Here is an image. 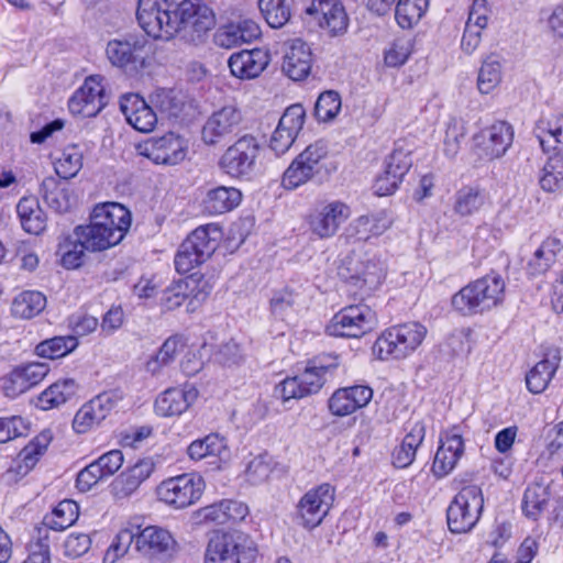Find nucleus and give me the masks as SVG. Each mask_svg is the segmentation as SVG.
<instances>
[{
	"instance_id": "47",
	"label": "nucleus",
	"mask_w": 563,
	"mask_h": 563,
	"mask_svg": "<svg viewBox=\"0 0 563 563\" xmlns=\"http://www.w3.org/2000/svg\"><path fill=\"white\" fill-rule=\"evenodd\" d=\"M550 496L551 493L548 485L541 483L529 485L525 490L522 499L525 515L532 520H537L544 510Z\"/></svg>"
},
{
	"instance_id": "64",
	"label": "nucleus",
	"mask_w": 563,
	"mask_h": 563,
	"mask_svg": "<svg viewBox=\"0 0 563 563\" xmlns=\"http://www.w3.org/2000/svg\"><path fill=\"white\" fill-rule=\"evenodd\" d=\"M91 541L86 533H71L64 543L65 554L69 558H78L90 548Z\"/></svg>"
},
{
	"instance_id": "19",
	"label": "nucleus",
	"mask_w": 563,
	"mask_h": 563,
	"mask_svg": "<svg viewBox=\"0 0 563 563\" xmlns=\"http://www.w3.org/2000/svg\"><path fill=\"white\" fill-rule=\"evenodd\" d=\"M325 380L322 373L310 363L299 375L287 377L279 383L275 387L274 395L283 401L300 399L317 394L322 388Z\"/></svg>"
},
{
	"instance_id": "39",
	"label": "nucleus",
	"mask_w": 563,
	"mask_h": 563,
	"mask_svg": "<svg viewBox=\"0 0 563 563\" xmlns=\"http://www.w3.org/2000/svg\"><path fill=\"white\" fill-rule=\"evenodd\" d=\"M563 250V241L556 236L547 238L536 250L527 264L528 274L540 276L545 274L556 262L558 254Z\"/></svg>"
},
{
	"instance_id": "15",
	"label": "nucleus",
	"mask_w": 563,
	"mask_h": 563,
	"mask_svg": "<svg viewBox=\"0 0 563 563\" xmlns=\"http://www.w3.org/2000/svg\"><path fill=\"white\" fill-rule=\"evenodd\" d=\"M327 155L325 146L316 142L306 147L289 165L283 176V186L296 189L309 181L321 169V161Z\"/></svg>"
},
{
	"instance_id": "5",
	"label": "nucleus",
	"mask_w": 563,
	"mask_h": 563,
	"mask_svg": "<svg viewBox=\"0 0 563 563\" xmlns=\"http://www.w3.org/2000/svg\"><path fill=\"white\" fill-rule=\"evenodd\" d=\"M176 8L174 0H139L137 23L148 36L170 40L177 34Z\"/></svg>"
},
{
	"instance_id": "55",
	"label": "nucleus",
	"mask_w": 563,
	"mask_h": 563,
	"mask_svg": "<svg viewBox=\"0 0 563 563\" xmlns=\"http://www.w3.org/2000/svg\"><path fill=\"white\" fill-rule=\"evenodd\" d=\"M150 100L167 118H177L183 109V101L173 89L157 88L151 93Z\"/></svg>"
},
{
	"instance_id": "38",
	"label": "nucleus",
	"mask_w": 563,
	"mask_h": 563,
	"mask_svg": "<svg viewBox=\"0 0 563 563\" xmlns=\"http://www.w3.org/2000/svg\"><path fill=\"white\" fill-rule=\"evenodd\" d=\"M187 455L196 462L208 457L227 460L230 451L224 437L219 433H209L201 439L192 441L187 448Z\"/></svg>"
},
{
	"instance_id": "53",
	"label": "nucleus",
	"mask_w": 563,
	"mask_h": 563,
	"mask_svg": "<svg viewBox=\"0 0 563 563\" xmlns=\"http://www.w3.org/2000/svg\"><path fill=\"white\" fill-rule=\"evenodd\" d=\"M258 8L267 24L273 29L284 26L291 16L288 0H258Z\"/></svg>"
},
{
	"instance_id": "10",
	"label": "nucleus",
	"mask_w": 563,
	"mask_h": 563,
	"mask_svg": "<svg viewBox=\"0 0 563 563\" xmlns=\"http://www.w3.org/2000/svg\"><path fill=\"white\" fill-rule=\"evenodd\" d=\"M260 154V144L252 135H244L222 154L219 166L233 178H250L254 173Z\"/></svg>"
},
{
	"instance_id": "9",
	"label": "nucleus",
	"mask_w": 563,
	"mask_h": 563,
	"mask_svg": "<svg viewBox=\"0 0 563 563\" xmlns=\"http://www.w3.org/2000/svg\"><path fill=\"white\" fill-rule=\"evenodd\" d=\"M205 481L196 474H181L163 481L157 487L158 499L175 509H184L198 501Z\"/></svg>"
},
{
	"instance_id": "37",
	"label": "nucleus",
	"mask_w": 563,
	"mask_h": 563,
	"mask_svg": "<svg viewBox=\"0 0 563 563\" xmlns=\"http://www.w3.org/2000/svg\"><path fill=\"white\" fill-rule=\"evenodd\" d=\"M198 280L194 277L186 279H179L174 282L163 291L161 303L166 310H174L183 305V302L190 296L189 305H192L194 300H203L208 291L198 290L196 291Z\"/></svg>"
},
{
	"instance_id": "31",
	"label": "nucleus",
	"mask_w": 563,
	"mask_h": 563,
	"mask_svg": "<svg viewBox=\"0 0 563 563\" xmlns=\"http://www.w3.org/2000/svg\"><path fill=\"white\" fill-rule=\"evenodd\" d=\"M155 470L152 459H142L133 466L122 472L111 484V492L117 499H124L133 495Z\"/></svg>"
},
{
	"instance_id": "57",
	"label": "nucleus",
	"mask_w": 563,
	"mask_h": 563,
	"mask_svg": "<svg viewBox=\"0 0 563 563\" xmlns=\"http://www.w3.org/2000/svg\"><path fill=\"white\" fill-rule=\"evenodd\" d=\"M341 97L334 90L320 93L314 106V115L321 122L333 120L341 110Z\"/></svg>"
},
{
	"instance_id": "23",
	"label": "nucleus",
	"mask_w": 563,
	"mask_h": 563,
	"mask_svg": "<svg viewBox=\"0 0 563 563\" xmlns=\"http://www.w3.org/2000/svg\"><path fill=\"white\" fill-rule=\"evenodd\" d=\"M411 165L410 151L397 145L386 159L384 173L375 179V194L388 196L395 192Z\"/></svg>"
},
{
	"instance_id": "22",
	"label": "nucleus",
	"mask_w": 563,
	"mask_h": 563,
	"mask_svg": "<svg viewBox=\"0 0 563 563\" xmlns=\"http://www.w3.org/2000/svg\"><path fill=\"white\" fill-rule=\"evenodd\" d=\"M464 453L462 428L453 426L440 437L432 470L435 476L443 477L454 470Z\"/></svg>"
},
{
	"instance_id": "21",
	"label": "nucleus",
	"mask_w": 563,
	"mask_h": 563,
	"mask_svg": "<svg viewBox=\"0 0 563 563\" xmlns=\"http://www.w3.org/2000/svg\"><path fill=\"white\" fill-rule=\"evenodd\" d=\"M175 14L177 33L188 29L201 36L216 24L214 13L203 0H183L177 3Z\"/></svg>"
},
{
	"instance_id": "6",
	"label": "nucleus",
	"mask_w": 563,
	"mask_h": 563,
	"mask_svg": "<svg viewBox=\"0 0 563 563\" xmlns=\"http://www.w3.org/2000/svg\"><path fill=\"white\" fill-rule=\"evenodd\" d=\"M148 55L150 42L142 34H125L110 40L106 46L109 63L129 74L144 69Z\"/></svg>"
},
{
	"instance_id": "2",
	"label": "nucleus",
	"mask_w": 563,
	"mask_h": 563,
	"mask_svg": "<svg viewBox=\"0 0 563 563\" xmlns=\"http://www.w3.org/2000/svg\"><path fill=\"white\" fill-rule=\"evenodd\" d=\"M505 280L497 273L487 274L468 283L452 297V307L464 316L488 311L505 297Z\"/></svg>"
},
{
	"instance_id": "61",
	"label": "nucleus",
	"mask_w": 563,
	"mask_h": 563,
	"mask_svg": "<svg viewBox=\"0 0 563 563\" xmlns=\"http://www.w3.org/2000/svg\"><path fill=\"white\" fill-rule=\"evenodd\" d=\"M60 251L63 252V266L67 269H75L82 265L87 249L77 236H74V240L68 239L60 245Z\"/></svg>"
},
{
	"instance_id": "24",
	"label": "nucleus",
	"mask_w": 563,
	"mask_h": 563,
	"mask_svg": "<svg viewBox=\"0 0 563 563\" xmlns=\"http://www.w3.org/2000/svg\"><path fill=\"white\" fill-rule=\"evenodd\" d=\"M306 112L301 104L286 109L269 140V147L277 156L285 154L294 144L303 126Z\"/></svg>"
},
{
	"instance_id": "42",
	"label": "nucleus",
	"mask_w": 563,
	"mask_h": 563,
	"mask_svg": "<svg viewBox=\"0 0 563 563\" xmlns=\"http://www.w3.org/2000/svg\"><path fill=\"white\" fill-rule=\"evenodd\" d=\"M242 194L234 187L220 186L208 191L203 199L205 211L209 214H223L238 207Z\"/></svg>"
},
{
	"instance_id": "11",
	"label": "nucleus",
	"mask_w": 563,
	"mask_h": 563,
	"mask_svg": "<svg viewBox=\"0 0 563 563\" xmlns=\"http://www.w3.org/2000/svg\"><path fill=\"white\" fill-rule=\"evenodd\" d=\"M335 497V489L328 483L309 489L297 504V520L311 530L320 526L328 516Z\"/></svg>"
},
{
	"instance_id": "45",
	"label": "nucleus",
	"mask_w": 563,
	"mask_h": 563,
	"mask_svg": "<svg viewBox=\"0 0 563 563\" xmlns=\"http://www.w3.org/2000/svg\"><path fill=\"white\" fill-rule=\"evenodd\" d=\"M428 7L429 0H398L395 20L402 30H411L422 19Z\"/></svg>"
},
{
	"instance_id": "1",
	"label": "nucleus",
	"mask_w": 563,
	"mask_h": 563,
	"mask_svg": "<svg viewBox=\"0 0 563 563\" xmlns=\"http://www.w3.org/2000/svg\"><path fill=\"white\" fill-rule=\"evenodd\" d=\"M131 227L130 211L118 202L96 206L90 223L78 225L74 236L84 243L87 251L101 252L119 244Z\"/></svg>"
},
{
	"instance_id": "33",
	"label": "nucleus",
	"mask_w": 563,
	"mask_h": 563,
	"mask_svg": "<svg viewBox=\"0 0 563 563\" xmlns=\"http://www.w3.org/2000/svg\"><path fill=\"white\" fill-rule=\"evenodd\" d=\"M194 386L173 387L163 391L155 400V412L161 417L180 416L197 399Z\"/></svg>"
},
{
	"instance_id": "16",
	"label": "nucleus",
	"mask_w": 563,
	"mask_h": 563,
	"mask_svg": "<svg viewBox=\"0 0 563 563\" xmlns=\"http://www.w3.org/2000/svg\"><path fill=\"white\" fill-rule=\"evenodd\" d=\"M136 552L147 559L168 561L178 552V544L170 532L157 526L136 527Z\"/></svg>"
},
{
	"instance_id": "56",
	"label": "nucleus",
	"mask_w": 563,
	"mask_h": 563,
	"mask_svg": "<svg viewBox=\"0 0 563 563\" xmlns=\"http://www.w3.org/2000/svg\"><path fill=\"white\" fill-rule=\"evenodd\" d=\"M299 296L288 288L274 291L269 299V310L275 319L285 320L295 311Z\"/></svg>"
},
{
	"instance_id": "62",
	"label": "nucleus",
	"mask_w": 563,
	"mask_h": 563,
	"mask_svg": "<svg viewBox=\"0 0 563 563\" xmlns=\"http://www.w3.org/2000/svg\"><path fill=\"white\" fill-rule=\"evenodd\" d=\"M466 134L465 123L461 119L452 118L445 130L444 152L448 156H455L459 152L461 140Z\"/></svg>"
},
{
	"instance_id": "52",
	"label": "nucleus",
	"mask_w": 563,
	"mask_h": 563,
	"mask_svg": "<svg viewBox=\"0 0 563 563\" xmlns=\"http://www.w3.org/2000/svg\"><path fill=\"white\" fill-rule=\"evenodd\" d=\"M77 346L78 340L75 335L54 336L38 343L35 352L41 357L54 360L69 354Z\"/></svg>"
},
{
	"instance_id": "13",
	"label": "nucleus",
	"mask_w": 563,
	"mask_h": 563,
	"mask_svg": "<svg viewBox=\"0 0 563 563\" xmlns=\"http://www.w3.org/2000/svg\"><path fill=\"white\" fill-rule=\"evenodd\" d=\"M123 397V393L119 389H112L97 395L85 404L75 415L73 421L74 430L77 433H85L93 426H98L118 408Z\"/></svg>"
},
{
	"instance_id": "18",
	"label": "nucleus",
	"mask_w": 563,
	"mask_h": 563,
	"mask_svg": "<svg viewBox=\"0 0 563 563\" xmlns=\"http://www.w3.org/2000/svg\"><path fill=\"white\" fill-rule=\"evenodd\" d=\"M140 154L156 164L175 165L186 156L185 141L173 132L152 137L139 146Z\"/></svg>"
},
{
	"instance_id": "4",
	"label": "nucleus",
	"mask_w": 563,
	"mask_h": 563,
	"mask_svg": "<svg viewBox=\"0 0 563 563\" xmlns=\"http://www.w3.org/2000/svg\"><path fill=\"white\" fill-rule=\"evenodd\" d=\"M427 335L419 322H408L385 330L374 343V353L380 360H401L415 352Z\"/></svg>"
},
{
	"instance_id": "8",
	"label": "nucleus",
	"mask_w": 563,
	"mask_h": 563,
	"mask_svg": "<svg viewBox=\"0 0 563 563\" xmlns=\"http://www.w3.org/2000/svg\"><path fill=\"white\" fill-rule=\"evenodd\" d=\"M377 324L375 312L367 305L358 303L342 308L327 325V333L332 336L361 338Z\"/></svg>"
},
{
	"instance_id": "51",
	"label": "nucleus",
	"mask_w": 563,
	"mask_h": 563,
	"mask_svg": "<svg viewBox=\"0 0 563 563\" xmlns=\"http://www.w3.org/2000/svg\"><path fill=\"white\" fill-rule=\"evenodd\" d=\"M486 202L483 190L474 187H463L455 194L454 212L460 217H470L477 212Z\"/></svg>"
},
{
	"instance_id": "29",
	"label": "nucleus",
	"mask_w": 563,
	"mask_h": 563,
	"mask_svg": "<svg viewBox=\"0 0 563 563\" xmlns=\"http://www.w3.org/2000/svg\"><path fill=\"white\" fill-rule=\"evenodd\" d=\"M485 155L489 158H499L508 151L514 141L512 126L505 121H497L482 130L475 136Z\"/></svg>"
},
{
	"instance_id": "36",
	"label": "nucleus",
	"mask_w": 563,
	"mask_h": 563,
	"mask_svg": "<svg viewBox=\"0 0 563 563\" xmlns=\"http://www.w3.org/2000/svg\"><path fill=\"white\" fill-rule=\"evenodd\" d=\"M561 362L559 349H549L543 358L538 362L526 375L527 388L532 394H541L553 378Z\"/></svg>"
},
{
	"instance_id": "25",
	"label": "nucleus",
	"mask_w": 563,
	"mask_h": 563,
	"mask_svg": "<svg viewBox=\"0 0 563 563\" xmlns=\"http://www.w3.org/2000/svg\"><path fill=\"white\" fill-rule=\"evenodd\" d=\"M53 439L49 430H44L32 439L18 454L5 476L10 481H18L25 476L45 454Z\"/></svg>"
},
{
	"instance_id": "40",
	"label": "nucleus",
	"mask_w": 563,
	"mask_h": 563,
	"mask_svg": "<svg viewBox=\"0 0 563 563\" xmlns=\"http://www.w3.org/2000/svg\"><path fill=\"white\" fill-rule=\"evenodd\" d=\"M16 213L25 232L38 235L45 230L47 218L36 197L21 198L16 205Z\"/></svg>"
},
{
	"instance_id": "27",
	"label": "nucleus",
	"mask_w": 563,
	"mask_h": 563,
	"mask_svg": "<svg viewBox=\"0 0 563 563\" xmlns=\"http://www.w3.org/2000/svg\"><path fill=\"white\" fill-rule=\"evenodd\" d=\"M47 363L33 362L16 366L3 378L5 396L14 398L38 384L48 374Z\"/></svg>"
},
{
	"instance_id": "50",
	"label": "nucleus",
	"mask_w": 563,
	"mask_h": 563,
	"mask_svg": "<svg viewBox=\"0 0 563 563\" xmlns=\"http://www.w3.org/2000/svg\"><path fill=\"white\" fill-rule=\"evenodd\" d=\"M503 66L500 57L496 54L486 56L477 76V87L482 93L492 92L501 81Z\"/></svg>"
},
{
	"instance_id": "3",
	"label": "nucleus",
	"mask_w": 563,
	"mask_h": 563,
	"mask_svg": "<svg viewBox=\"0 0 563 563\" xmlns=\"http://www.w3.org/2000/svg\"><path fill=\"white\" fill-rule=\"evenodd\" d=\"M222 238L221 229L213 223L198 227L180 244L175 255V268L187 274L205 263L218 249Z\"/></svg>"
},
{
	"instance_id": "14",
	"label": "nucleus",
	"mask_w": 563,
	"mask_h": 563,
	"mask_svg": "<svg viewBox=\"0 0 563 563\" xmlns=\"http://www.w3.org/2000/svg\"><path fill=\"white\" fill-rule=\"evenodd\" d=\"M376 263L379 261L362 258L356 254L349 255L342 260L339 275L345 282L367 292L377 288L385 278L383 268Z\"/></svg>"
},
{
	"instance_id": "59",
	"label": "nucleus",
	"mask_w": 563,
	"mask_h": 563,
	"mask_svg": "<svg viewBox=\"0 0 563 563\" xmlns=\"http://www.w3.org/2000/svg\"><path fill=\"white\" fill-rule=\"evenodd\" d=\"M412 53V40L406 36L397 37L385 52L384 60L388 67L404 65Z\"/></svg>"
},
{
	"instance_id": "43",
	"label": "nucleus",
	"mask_w": 563,
	"mask_h": 563,
	"mask_svg": "<svg viewBox=\"0 0 563 563\" xmlns=\"http://www.w3.org/2000/svg\"><path fill=\"white\" fill-rule=\"evenodd\" d=\"M79 508L78 505L70 499L60 501L51 514L46 515L43 519V527L40 529L63 531L75 523L78 519ZM49 537V532H47Z\"/></svg>"
},
{
	"instance_id": "7",
	"label": "nucleus",
	"mask_w": 563,
	"mask_h": 563,
	"mask_svg": "<svg viewBox=\"0 0 563 563\" xmlns=\"http://www.w3.org/2000/svg\"><path fill=\"white\" fill-rule=\"evenodd\" d=\"M484 508V497L479 486L463 487L450 503L446 510L448 527L453 533L470 532L478 522Z\"/></svg>"
},
{
	"instance_id": "12",
	"label": "nucleus",
	"mask_w": 563,
	"mask_h": 563,
	"mask_svg": "<svg viewBox=\"0 0 563 563\" xmlns=\"http://www.w3.org/2000/svg\"><path fill=\"white\" fill-rule=\"evenodd\" d=\"M351 208L343 201L333 200L316 206L307 217L312 235L325 240L333 238L351 217Z\"/></svg>"
},
{
	"instance_id": "35",
	"label": "nucleus",
	"mask_w": 563,
	"mask_h": 563,
	"mask_svg": "<svg viewBox=\"0 0 563 563\" xmlns=\"http://www.w3.org/2000/svg\"><path fill=\"white\" fill-rule=\"evenodd\" d=\"M214 545H223L224 550L220 551L221 559L233 556L238 563H240L241 559L249 561L254 559L255 548L253 542L243 532L217 533L210 539L207 549H212Z\"/></svg>"
},
{
	"instance_id": "60",
	"label": "nucleus",
	"mask_w": 563,
	"mask_h": 563,
	"mask_svg": "<svg viewBox=\"0 0 563 563\" xmlns=\"http://www.w3.org/2000/svg\"><path fill=\"white\" fill-rule=\"evenodd\" d=\"M23 563H51V551L46 529H37L29 544V555Z\"/></svg>"
},
{
	"instance_id": "44",
	"label": "nucleus",
	"mask_w": 563,
	"mask_h": 563,
	"mask_svg": "<svg viewBox=\"0 0 563 563\" xmlns=\"http://www.w3.org/2000/svg\"><path fill=\"white\" fill-rule=\"evenodd\" d=\"M539 184L547 192H555L563 187V153L561 148L553 147V154L549 155L541 169Z\"/></svg>"
},
{
	"instance_id": "20",
	"label": "nucleus",
	"mask_w": 563,
	"mask_h": 563,
	"mask_svg": "<svg viewBox=\"0 0 563 563\" xmlns=\"http://www.w3.org/2000/svg\"><path fill=\"white\" fill-rule=\"evenodd\" d=\"M242 121L241 111L232 104L213 111L206 120L201 136L208 145H216L233 134Z\"/></svg>"
},
{
	"instance_id": "49",
	"label": "nucleus",
	"mask_w": 563,
	"mask_h": 563,
	"mask_svg": "<svg viewBox=\"0 0 563 563\" xmlns=\"http://www.w3.org/2000/svg\"><path fill=\"white\" fill-rule=\"evenodd\" d=\"M46 306V297L36 290H25L12 301L11 310L15 317L31 319L38 314Z\"/></svg>"
},
{
	"instance_id": "34",
	"label": "nucleus",
	"mask_w": 563,
	"mask_h": 563,
	"mask_svg": "<svg viewBox=\"0 0 563 563\" xmlns=\"http://www.w3.org/2000/svg\"><path fill=\"white\" fill-rule=\"evenodd\" d=\"M268 64L269 54L261 48L234 53L228 60L231 74L240 79L257 77Z\"/></svg>"
},
{
	"instance_id": "46",
	"label": "nucleus",
	"mask_w": 563,
	"mask_h": 563,
	"mask_svg": "<svg viewBox=\"0 0 563 563\" xmlns=\"http://www.w3.org/2000/svg\"><path fill=\"white\" fill-rule=\"evenodd\" d=\"M389 227L390 220L386 213L378 212L356 218L351 224V230L357 239L366 241L371 236L383 234Z\"/></svg>"
},
{
	"instance_id": "48",
	"label": "nucleus",
	"mask_w": 563,
	"mask_h": 563,
	"mask_svg": "<svg viewBox=\"0 0 563 563\" xmlns=\"http://www.w3.org/2000/svg\"><path fill=\"white\" fill-rule=\"evenodd\" d=\"M41 195L47 206L57 212H67L74 202L69 191L60 188L58 180L54 177L45 178L41 184Z\"/></svg>"
},
{
	"instance_id": "28",
	"label": "nucleus",
	"mask_w": 563,
	"mask_h": 563,
	"mask_svg": "<svg viewBox=\"0 0 563 563\" xmlns=\"http://www.w3.org/2000/svg\"><path fill=\"white\" fill-rule=\"evenodd\" d=\"M306 12L317 16L320 26L332 35L342 34L347 29L349 19L340 0H312Z\"/></svg>"
},
{
	"instance_id": "54",
	"label": "nucleus",
	"mask_w": 563,
	"mask_h": 563,
	"mask_svg": "<svg viewBox=\"0 0 563 563\" xmlns=\"http://www.w3.org/2000/svg\"><path fill=\"white\" fill-rule=\"evenodd\" d=\"M82 167V153L77 145L67 146L55 161L56 174L63 179L75 177Z\"/></svg>"
},
{
	"instance_id": "41",
	"label": "nucleus",
	"mask_w": 563,
	"mask_h": 563,
	"mask_svg": "<svg viewBox=\"0 0 563 563\" xmlns=\"http://www.w3.org/2000/svg\"><path fill=\"white\" fill-rule=\"evenodd\" d=\"M78 384L73 378L59 379L43 390L35 406L41 410L57 408L70 400L77 393Z\"/></svg>"
},
{
	"instance_id": "63",
	"label": "nucleus",
	"mask_w": 563,
	"mask_h": 563,
	"mask_svg": "<svg viewBox=\"0 0 563 563\" xmlns=\"http://www.w3.org/2000/svg\"><path fill=\"white\" fill-rule=\"evenodd\" d=\"M123 453L120 450H111L93 461L100 475L108 478L114 475L123 464Z\"/></svg>"
},
{
	"instance_id": "26",
	"label": "nucleus",
	"mask_w": 563,
	"mask_h": 563,
	"mask_svg": "<svg viewBox=\"0 0 563 563\" xmlns=\"http://www.w3.org/2000/svg\"><path fill=\"white\" fill-rule=\"evenodd\" d=\"M373 398V390L365 385H354L336 389L328 400L329 411L335 417L352 415L366 407Z\"/></svg>"
},
{
	"instance_id": "17",
	"label": "nucleus",
	"mask_w": 563,
	"mask_h": 563,
	"mask_svg": "<svg viewBox=\"0 0 563 563\" xmlns=\"http://www.w3.org/2000/svg\"><path fill=\"white\" fill-rule=\"evenodd\" d=\"M102 78L90 76L86 78L68 101L69 111L77 117H96L107 104Z\"/></svg>"
},
{
	"instance_id": "30",
	"label": "nucleus",
	"mask_w": 563,
	"mask_h": 563,
	"mask_svg": "<svg viewBox=\"0 0 563 563\" xmlns=\"http://www.w3.org/2000/svg\"><path fill=\"white\" fill-rule=\"evenodd\" d=\"M120 109L128 123L140 132L148 133L157 123V113L139 95L123 96L120 100Z\"/></svg>"
},
{
	"instance_id": "58",
	"label": "nucleus",
	"mask_w": 563,
	"mask_h": 563,
	"mask_svg": "<svg viewBox=\"0 0 563 563\" xmlns=\"http://www.w3.org/2000/svg\"><path fill=\"white\" fill-rule=\"evenodd\" d=\"M133 543L136 549V527L121 529L109 547L104 561H111V563H114L115 560L128 553Z\"/></svg>"
},
{
	"instance_id": "32",
	"label": "nucleus",
	"mask_w": 563,
	"mask_h": 563,
	"mask_svg": "<svg viewBox=\"0 0 563 563\" xmlns=\"http://www.w3.org/2000/svg\"><path fill=\"white\" fill-rule=\"evenodd\" d=\"M312 54L309 45L300 38L288 43L282 69L291 80L298 81L307 78L311 70Z\"/></svg>"
}]
</instances>
